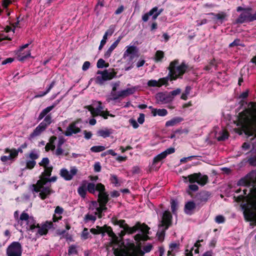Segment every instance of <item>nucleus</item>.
<instances>
[{"mask_svg": "<svg viewBox=\"0 0 256 256\" xmlns=\"http://www.w3.org/2000/svg\"><path fill=\"white\" fill-rule=\"evenodd\" d=\"M22 253L21 245L18 242H14L11 244L6 250L8 256H21Z\"/></svg>", "mask_w": 256, "mask_h": 256, "instance_id": "14", "label": "nucleus"}, {"mask_svg": "<svg viewBox=\"0 0 256 256\" xmlns=\"http://www.w3.org/2000/svg\"><path fill=\"white\" fill-rule=\"evenodd\" d=\"M64 143V140L62 138H59L58 139L56 136H52L49 140V142L46 144L45 146L46 151L50 150H54L56 148V149L54 154L56 156H60L63 154V150L61 148L62 145Z\"/></svg>", "mask_w": 256, "mask_h": 256, "instance_id": "7", "label": "nucleus"}, {"mask_svg": "<svg viewBox=\"0 0 256 256\" xmlns=\"http://www.w3.org/2000/svg\"><path fill=\"white\" fill-rule=\"evenodd\" d=\"M6 152L8 153V155L2 156L1 157L0 160L3 162H6L8 160H12L18 155V151L14 149H6Z\"/></svg>", "mask_w": 256, "mask_h": 256, "instance_id": "23", "label": "nucleus"}, {"mask_svg": "<svg viewBox=\"0 0 256 256\" xmlns=\"http://www.w3.org/2000/svg\"><path fill=\"white\" fill-rule=\"evenodd\" d=\"M122 37L119 36L118 40L115 41L110 46L109 48H110L111 50H114L118 46V44H119L120 42L122 40Z\"/></svg>", "mask_w": 256, "mask_h": 256, "instance_id": "52", "label": "nucleus"}, {"mask_svg": "<svg viewBox=\"0 0 256 256\" xmlns=\"http://www.w3.org/2000/svg\"><path fill=\"white\" fill-rule=\"evenodd\" d=\"M184 182H187V178H188V182L190 183L197 182L201 186L205 185L208 180V178L206 175H202L200 174H194L189 175L188 177L183 176Z\"/></svg>", "mask_w": 256, "mask_h": 256, "instance_id": "13", "label": "nucleus"}, {"mask_svg": "<svg viewBox=\"0 0 256 256\" xmlns=\"http://www.w3.org/2000/svg\"><path fill=\"white\" fill-rule=\"evenodd\" d=\"M62 218V216L60 214H54L53 216L52 220L54 222H58L59 220H60Z\"/></svg>", "mask_w": 256, "mask_h": 256, "instance_id": "58", "label": "nucleus"}, {"mask_svg": "<svg viewBox=\"0 0 256 256\" xmlns=\"http://www.w3.org/2000/svg\"><path fill=\"white\" fill-rule=\"evenodd\" d=\"M76 122H74L70 124L67 128L65 132L66 136H70L74 134H76L80 131L79 127L76 126Z\"/></svg>", "mask_w": 256, "mask_h": 256, "instance_id": "26", "label": "nucleus"}, {"mask_svg": "<svg viewBox=\"0 0 256 256\" xmlns=\"http://www.w3.org/2000/svg\"><path fill=\"white\" fill-rule=\"evenodd\" d=\"M138 121L140 124H142L144 121V115L142 114H140Z\"/></svg>", "mask_w": 256, "mask_h": 256, "instance_id": "60", "label": "nucleus"}, {"mask_svg": "<svg viewBox=\"0 0 256 256\" xmlns=\"http://www.w3.org/2000/svg\"><path fill=\"white\" fill-rule=\"evenodd\" d=\"M180 92L181 90L180 88H177L169 92L168 94L171 96L170 97H172V101L175 96L178 95Z\"/></svg>", "mask_w": 256, "mask_h": 256, "instance_id": "48", "label": "nucleus"}, {"mask_svg": "<svg viewBox=\"0 0 256 256\" xmlns=\"http://www.w3.org/2000/svg\"><path fill=\"white\" fill-rule=\"evenodd\" d=\"M14 34V30L11 27L7 26L5 28L4 32L0 33V42L4 40H10V36H12Z\"/></svg>", "mask_w": 256, "mask_h": 256, "instance_id": "24", "label": "nucleus"}, {"mask_svg": "<svg viewBox=\"0 0 256 256\" xmlns=\"http://www.w3.org/2000/svg\"><path fill=\"white\" fill-rule=\"evenodd\" d=\"M215 222L218 224H222L225 222V218L222 215H218L216 216Z\"/></svg>", "mask_w": 256, "mask_h": 256, "instance_id": "49", "label": "nucleus"}, {"mask_svg": "<svg viewBox=\"0 0 256 256\" xmlns=\"http://www.w3.org/2000/svg\"><path fill=\"white\" fill-rule=\"evenodd\" d=\"M187 66L184 63H180L178 60L172 62L169 66V76L171 80H176L186 72Z\"/></svg>", "mask_w": 256, "mask_h": 256, "instance_id": "6", "label": "nucleus"}, {"mask_svg": "<svg viewBox=\"0 0 256 256\" xmlns=\"http://www.w3.org/2000/svg\"><path fill=\"white\" fill-rule=\"evenodd\" d=\"M104 228V232H106L110 238V242L113 244V250L114 248H118L124 242L120 243V240L112 232V229L110 227L106 226H103Z\"/></svg>", "mask_w": 256, "mask_h": 256, "instance_id": "16", "label": "nucleus"}, {"mask_svg": "<svg viewBox=\"0 0 256 256\" xmlns=\"http://www.w3.org/2000/svg\"><path fill=\"white\" fill-rule=\"evenodd\" d=\"M110 180L111 182L115 186H119L120 185V181L116 176H111Z\"/></svg>", "mask_w": 256, "mask_h": 256, "instance_id": "47", "label": "nucleus"}, {"mask_svg": "<svg viewBox=\"0 0 256 256\" xmlns=\"http://www.w3.org/2000/svg\"><path fill=\"white\" fill-rule=\"evenodd\" d=\"M36 165V162L33 160H30L26 162V168L29 169L32 168Z\"/></svg>", "mask_w": 256, "mask_h": 256, "instance_id": "53", "label": "nucleus"}, {"mask_svg": "<svg viewBox=\"0 0 256 256\" xmlns=\"http://www.w3.org/2000/svg\"><path fill=\"white\" fill-rule=\"evenodd\" d=\"M94 170L95 172H99L101 170V166L99 162H96L94 165Z\"/></svg>", "mask_w": 256, "mask_h": 256, "instance_id": "61", "label": "nucleus"}, {"mask_svg": "<svg viewBox=\"0 0 256 256\" xmlns=\"http://www.w3.org/2000/svg\"><path fill=\"white\" fill-rule=\"evenodd\" d=\"M44 177L46 178V182H48V184H50V186H49V188H50V190H51L50 193L48 194V195H50L51 193H52V190H51V188H50V186H51V185H50V182H55V181L56 180V177H52V178H50H50H48V177H49V176H44Z\"/></svg>", "mask_w": 256, "mask_h": 256, "instance_id": "55", "label": "nucleus"}, {"mask_svg": "<svg viewBox=\"0 0 256 256\" xmlns=\"http://www.w3.org/2000/svg\"><path fill=\"white\" fill-rule=\"evenodd\" d=\"M90 232L93 234H103L104 232V228L97 226L96 228H91Z\"/></svg>", "mask_w": 256, "mask_h": 256, "instance_id": "39", "label": "nucleus"}, {"mask_svg": "<svg viewBox=\"0 0 256 256\" xmlns=\"http://www.w3.org/2000/svg\"><path fill=\"white\" fill-rule=\"evenodd\" d=\"M162 12V9L158 10L157 7L153 8L148 12L142 16V20L144 22H147L150 16H152L153 20H155Z\"/></svg>", "mask_w": 256, "mask_h": 256, "instance_id": "18", "label": "nucleus"}, {"mask_svg": "<svg viewBox=\"0 0 256 256\" xmlns=\"http://www.w3.org/2000/svg\"><path fill=\"white\" fill-rule=\"evenodd\" d=\"M40 165L44 168V172L40 176V179L38 181L36 184L34 185V190L36 192H40V196L42 199L46 198L50 193L51 190L49 188V184L46 182V178L45 176H50L52 170V166L49 164V160L46 158H44Z\"/></svg>", "mask_w": 256, "mask_h": 256, "instance_id": "4", "label": "nucleus"}, {"mask_svg": "<svg viewBox=\"0 0 256 256\" xmlns=\"http://www.w3.org/2000/svg\"><path fill=\"white\" fill-rule=\"evenodd\" d=\"M106 81L105 80L103 72L102 71H98L97 72V76L96 78V82L98 84H102Z\"/></svg>", "mask_w": 256, "mask_h": 256, "instance_id": "36", "label": "nucleus"}, {"mask_svg": "<svg viewBox=\"0 0 256 256\" xmlns=\"http://www.w3.org/2000/svg\"><path fill=\"white\" fill-rule=\"evenodd\" d=\"M136 88L134 86L122 90L118 93V97H126L130 94H133L136 92Z\"/></svg>", "mask_w": 256, "mask_h": 256, "instance_id": "27", "label": "nucleus"}, {"mask_svg": "<svg viewBox=\"0 0 256 256\" xmlns=\"http://www.w3.org/2000/svg\"><path fill=\"white\" fill-rule=\"evenodd\" d=\"M38 154L35 152H32L30 154V158L31 160H34L38 158Z\"/></svg>", "mask_w": 256, "mask_h": 256, "instance_id": "63", "label": "nucleus"}, {"mask_svg": "<svg viewBox=\"0 0 256 256\" xmlns=\"http://www.w3.org/2000/svg\"><path fill=\"white\" fill-rule=\"evenodd\" d=\"M86 182H84L82 184V186H80L78 190V194L82 196L84 198L86 196Z\"/></svg>", "mask_w": 256, "mask_h": 256, "instance_id": "34", "label": "nucleus"}, {"mask_svg": "<svg viewBox=\"0 0 256 256\" xmlns=\"http://www.w3.org/2000/svg\"><path fill=\"white\" fill-rule=\"evenodd\" d=\"M228 133L225 130H223L222 132L221 136L218 138V140H224L228 138Z\"/></svg>", "mask_w": 256, "mask_h": 256, "instance_id": "46", "label": "nucleus"}, {"mask_svg": "<svg viewBox=\"0 0 256 256\" xmlns=\"http://www.w3.org/2000/svg\"><path fill=\"white\" fill-rule=\"evenodd\" d=\"M89 212L86 216V220L94 221L96 216L99 218L102 217V210L100 209V204L96 201L92 202L89 204Z\"/></svg>", "mask_w": 256, "mask_h": 256, "instance_id": "10", "label": "nucleus"}, {"mask_svg": "<svg viewBox=\"0 0 256 256\" xmlns=\"http://www.w3.org/2000/svg\"><path fill=\"white\" fill-rule=\"evenodd\" d=\"M170 204H171L172 210V212L174 213L176 211V210H177V206H178L177 203L176 202L175 200H172L171 202H170Z\"/></svg>", "mask_w": 256, "mask_h": 256, "instance_id": "54", "label": "nucleus"}, {"mask_svg": "<svg viewBox=\"0 0 256 256\" xmlns=\"http://www.w3.org/2000/svg\"><path fill=\"white\" fill-rule=\"evenodd\" d=\"M182 120V119L180 117H176L171 119L170 120H168L166 123V126L167 127L168 126H176Z\"/></svg>", "mask_w": 256, "mask_h": 256, "instance_id": "30", "label": "nucleus"}, {"mask_svg": "<svg viewBox=\"0 0 256 256\" xmlns=\"http://www.w3.org/2000/svg\"><path fill=\"white\" fill-rule=\"evenodd\" d=\"M54 82H52L50 84V85L48 88L46 89V92H40L39 94L36 95L34 96V98H40V97H42V96L46 95L48 93L50 92V90L54 87Z\"/></svg>", "mask_w": 256, "mask_h": 256, "instance_id": "38", "label": "nucleus"}, {"mask_svg": "<svg viewBox=\"0 0 256 256\" xmlns=\"http://www.w3.org/2000/svg\"><path fill=\"white\" fill-rule=\"evenodd\" d=\"M90 233L88 232V230L86 228H84L82 234V238L84 240H86L89 238Z\"/></svg>", "mask_w": 256, "mask_h": 256, "instance_id": "51", "label": "nucleus"}, {"mask_svg": "<svg viewBox=\"0 0 256 256\" xmlns=\"http://www.w3.org/2000/svg\"><path fill=\"white\" fill-rule=\"evenodd\" d=\"M164 56V53L162 51L158 50L155 54L154 60L156 62H159L162 60V59Z\"/></svg>", "mask_w": 256, "mask_h": 256, "instance_id": "42", "label": "nucleus"}, {"mask_svg": "<svg viewBox=\"0 0 256 256\" xmlns=\"http://www.w3.org/2000/svg\"><path fill=\"white\" fill-rule=\"evenodd\" d=\"M78 169L75 166L70 168V170L66 168H62L60 170V176L66 180H70L77 174Z\"/></svg>", "mask_w": 256, "mask_h": 256, "instance_id": "17", "label": "nucleus"}, {"mask_svg": "<svg viewBox=\"0 0 256 256\" xmlns=\"http://www.w3.org/2000/svg\"><path fill=\"white\" fill-rule=\"evenodd\" d=\"M126 48L123 54V58L128 63H132L134 56L138 53V49L136 46H128Z\"/></svg>", "mask_w": 256, "mask_h": 256, "instance_id": "15", "label": "nucleus"}, {"mask_svg": "<svg viewBox=\"0 0 256 256\" xmlns=\"http://www.w3.org/2000/svg\"><path fill=\"white\" fill-rule=\"evenodd\" d=\"M18 223L27 230H30L32 232H36V234L40 236L46 235L49 229L52 227V222H46L40 226L36 224L34 218L30 216L26 212H24L20 214L18 220Z\"/></svg>", "mask_w": 256, "mask_h": 256, "instance_id": "3", "label": "nucleus"}, {"mask_svg": "<svg viewBox=\"0 0 256 256\" xmlns=\"http://www.w3.org/2000/svg\"><path fill=\"white\" fill-rule=\"evenodd\" d=\"M77 253V250L76 247L74 246H71L69 247V249L68 250V254L69 256L74 254Z\"/></svg>", "mask_w": 256, "mask_h": 256, "instance_id": "50", "label": "nucleus"}, {"mask_svg": "<svg viewBox=\"0 0 256 256\" xmlns=\"http://www.w3.org/2000/svg\"><path fill=\"white\" fill-rule=\"evenodd\" d=\"M108 64H106L105 61L102 59H100L97 62V67L98 68H107L108 66Z\"/></svg>", "mask_w": 256, "mask_h": 256, "instance_id": "44", "label": "nucleus"}, {"mask_svg": "<svg viewBox=\"0 0 256 256\" xmlns=\"http://www.w3.org/2000/svg\"><path fill=\"white\" fill-rule=\"evenodd\" d=\"M139 242H138L136 244L132 240H129L124 242L118 248H114L115 256H143L145 253L148 252L152 250V244H148L144 247L142 250Z\"/></svg>", "mask_w": 256, "mask_h": 256, "instance_id": "2", "label": "nucleus"}, {"mask_svg": "<svg viewBox=\"0 0 256 256\" xmlns=\"http://www.w3.org/2000/svg\"><path fill=\"white\" fill-rule=\"evenodd\" d=\"M112 132L110 129L104 128L100 130L98 132V134L99 136L103 137L104 138L108 137L112 134Z\"/></svg>", "mask_w": 256, "mask_h": 256, "instance_id": "32", "label": "nucleus"}, {"mask_svg": "<svg viewBox=\"0 0 256 256\" xmlns=\"http://www.w3.org/2000/svg\"><path fill=\"white\" fill-rule=\"evenodd\" d=\"M180 248V243L178 242H172L170 244V249L168 251V256H173L174 254Z\"/></svg>", "mask_w": 256, "mask_h": 256, "instance_id": "28", "label": "nucleus"}, {"mask_svg": "<svg viewBox=\"0 0 256 256\" xmlns=\"http://www.w3.org/2000/svg\"><path fill=\"white\" fill-rule=\"evenodd\" d=\"M54 107V106H50L47 107L46 108H44L42 111L40 112L38 116V119L40 120L42 119L44 116L50 111H51Z\"/></svg>", "mask_w": 256, "mask_h": 256, "instance_id": "37", "label": "nucleus"}, {"mask_svg": "<svg viewBox=\"0 0 256 256\" xmlns=\"http://www.w3.org/2000/svg\"><path fill=\"white\" fill-rule=\"evenodd\" d=\"M112 51L113 50H111L110 48H108V49L107 50V51L104 54V58H109L110 56Z\"/></svg>", "mask_w": 256, "mask_h": 256, "instance_id": "64", "label": "nucleus"}, {"mask_svg": "<svg viewBox=\"0 0 256 256\" xmlns=\"http://www.w3.org/2000/svg\"><path fill=\"white\" fill-rule=\"evenodd\" d=\"M216 18L220 21L222 23L224 20H226V14L224 12H221L218 14H214Z\"/></svg>", "mask_w": 256, "mask_h": 256, "instance_id": "40", "label": "nucleus"}, {"mask_svg": "<svg viewBox=\"0 0 256 256\" xmlns=\"http://www.w3.org/2000/svg\"><path fill=\"white\" fill-rule=\"evenodd\" d=\"M44 126V124H40L35 128L33 132L31 134L30 137L34 138L41 134L46 128Z\"/></svg>", "mask_w": 256, "mask_h": 256, "instance_id": "29", "label": "nucleus"}, {"mask_svg": "<svg viewBox=\"0 0 256 256\" xmlns=\"http://www.w3.org/2000/svg\"><path fill=\"white\" fill-rule=\"evenodd\" d=\"M174 152V148H168L165 151L162 152L160 154L156 156L153 160V165L157 164L162 160L164 159L168 154H172Z\"/></svg>", "mask_w": 256, "mask_h": 256, "instance_id": "21", "label": "nucleus"}, {"mask_svg": "<svg viewBox=\"0 0 256 256\" xmlns=\"http://www.w3.org/2000/svg\"><path fill=\"white\" fill-rule=\"evenodd\" d=\"M106 149V148L102 146H92L90 148L91 151L94 152H100Z\"/></svg>", "mask_w": 256, "mask_h": 256, "instance_id": "41", "label": "nucleus"}, {"mask_svg": "<svg viewBox=\"0 0 256 256\" xmlns=\"http://www.w3.org/2000/svg\"><path fill=\"white\" fill-rule=\"evenodd\" d=\"M196 207L195 204L192 202H189L186 204L185 212L186 214H190Z\"/></svg>", "mask_w": 256, "mask_h": 256, "instance_id": "35", "label": "nucleus"}, {"mask_svg": "<svg viewBox=\"0 0 256 256\" xmlns=\"http://www.w3.org/2000/svg\"><path fill=\"white\" fill-rule=\"evenodd\" d=\"M106 154H111L113 156H115L116 155V154L112 150H107L106 152L103 153L102 156H106Z\"/></svg>", "mask_w": 256, "mask_h": 256, "instance_id": "59", "label": "nucleus"}, {"mask_svg": "<svg viewBox=\"0 0 256 256\" xmlns=\"http://www.w3.org/2000/svg\"><path fill=\"white\" fill-rule=\"evenodd\" d=\"M130 122L132 126L134 128H138V124L134 120L130 119Z\"/></svg>", "mask_w": 256, "mask_h": 256, "instance_id": "62", "label": "nucleus"}, {"mask_svg": "<svg viewBox=\"0 0 256 256\" xmlns=\"http://www.w3.org/2000/svg\"><path fill=\"white\" fill-rule=\"evenodd\" d=\"M52 122V118L50 116H47L44 119V120L40 124H44L46 128H47Z\"/></svg>", "mask_w": 256, "mask_h": 256, "instance_id": "43", "label": "nucleus"}, {"mask_svg": "<svg viewBox=\"0 0 256 256\" xmlns=\"http://www.w3.org/2000/svg\"><path fill=\"white\" fill-rule=\"evenodd\" d=\"M238 184L243 186H252L250 191L252 190H256V172L252 171L248 174L244 178L238 182Z\"/></svg>", "mask_w": 256, "mask_h": 256, "instance_id": "11", "label": "nucleus"}, {"mask_svg": "<svg viewBox=\"0 0 256 256\" xmlns=\"http://www.w3.org/2000/svg\"><path fill=\"white\" fill-rule=\"evenodd\" d=\"M63 212V209L62 208H60L59 206H58L56 207L55 210H54V214H62Z\"/></svg>", "mask_w": 256, "mask_h": 256, "instance_id": "56", "label": "nucleus"}, {"mask_svg": "<svg viewBox=\"0 0 256 256\" xmlns=\"http://www.w3.org/2000/svg\"><path fill=\"white\" fill-rule=\"evenodd\" d=\"M251 8H248L244 9L243 12L237 19V22L242 23L247 21H252V14H251Z\"/></svg>", "mask_w": 256, "mask_h": 256, "instance_id": "19", "label": "nucleus"}, {"mask_svg": "<svg viewBox=\"0 0 256 256\" xmlns=\"http://www.w3.org/2000/svg\"><path fill=\"white\" fill-rule=\"evenodd\" d=\"M90 66V62H89L86 61L84 63V64L82 65V69L83 70L86 71L89 68Z\"/></svg>", "mask_w": 256, "mask_h": 256, "instance_id": "57", "label": "nucleus"}, {"mask_svg": "<svg viewBox=\"0 0 256 256\" xmlns=\"http://www.w3.org/2000/svg\"><path fill=\"white\" fill-rule=\"evenodd\" d=\"M168 80V78H164L159 79L158 80H150L148 82V85L149 86H158L160 87L162 85L167 83Z\"/></svg>", "mask_w": 256, "mask_h": 256, "instance_id": "25", "label": "nucleus"}, {"mask_svg": "<svg viewBox=\"0 0 256 256\" xmlns=\"http://www.w3.org/2000/svg\"><path fill=\"white\" fill-rule=\"evenodd\" d=\"M115 224H118L124 229L120 232V236L122 238L126 233L132 234L136 232L137 230H140L142 232V234H137L134 236V240L137 241L140 240H146L148 238L147 234H148V230L150 228L145 224H137L133 227H129L128 225L125 223L124 220H115L114 222Z\"/></svg>", "mask_w": 256, "mask_h": 256, "instance_id": "5", "label": "nucleus"}, {"mask_svg": "<svg viewBox=\"0 0 256 256\" xmlns=\"http://www.w3.org/2000/svg\"><path fill=\"white\" fill-rule=\"evenodd\" d=\"M172 216L170 213L166 211L164 214L160 224H159L157 235L160 239L162 238L165 230L168 229L171 223Z\"/></svg>", "mask_w": 256, "mask_h": 256, "instance_id": "9", "label": "nucleus"}, {"mask_svg": "<svg viewBox=\"0 0 256 256\" xmlns=\"http://www.w3.org/2000/svg\"><path fill=\"white\" fill-rule=\"evenodd\" d=\"M29 44H25L20 47V49L17 52L18 59L20 61H23L25 59L30 56V50H28L24 52H22L24 49L26 48L28 46Z\"/></svg>", "mask_w": 256, "mask_h": 256, "instance_id": "22", "label": "nucleus"}, {"mask_svg": "<svg viewBox=\"0 0 256 256\" xmlns=\"http://www.w3.org/2000/svg\"><path fill=\"white\" fill-rule=\"evenodd\" d=\"M86 188L90 193H94L96 190V186L92 183L86 184Z\"/></svg>", "mask_w": 256, "mask_h": 256, "instance_id": "45", "label": "nucleus"}, {"mask_svg": "<svg viewBox=\"0 0 256 256\" xmlns=\"http://www.w3.org/2000/svg\"><path fill=\"white\" fill-rule=\"evenodd\" d=\"M102 72L106 81L112 80L116 74V72H115L113 70L110 72H109L108 70H105Z\"/></svg>", "mask_w": 256, "mask_h": 256, "instance_id": "33", "label": "nucleus"}, {"mask_svg": "<svg viewBox=\"0 0 256 256\" xmlns=\"http://www.w3.org/2000/svg\"><path fill=\"white\" fill-rule=\"evenodd\" d=\"M86 108L93 116H100L105 119L108 118V116H114V115L110 114L108 112L104 110V108L102 106V103L100 102H96L92 105L88 106Z\"/></svg>", "mask_w": 256, "mask_h": 256, "instance_id": "8", "label": "nucleus"}, {"mask_svg": "<svg viewBox=\"0 0 256 256\" xmlns=\"http://www.w3.org/2000/svg\"><path fill=\"white\" fill-rule=\"evenodd\" d=\"M168 92H160L156 94V99L158 103L167 104L172 102V97Z\"/></svg>", "mask_w": 256, "mask_h": 256, "instance_id": "20", "label": "nucleus"}, {"mask_svg": "<svg viewBox=\"0 0 256 256\" xmlns=\"http://www.w3.org/2000/svg\"><path fill=\"white\" fill-rule=\"evenodd\" d=\"M152 113L153 116H156V115H158L160 116H164L167 115L168 111L162 108V109H156V108H152Z\"/></svg>", "mask_w": 256, "mask_h": 256, "instance_id": "31", "label": "nucleus"}, {"mask_svg": "<svg viewBox=\"0 0 256 256\" xmlns=\"http://www.w3.org/2000/svg\"><path fill=\"white\" fill-rule=\"evenodd\" d=\"M96 190L98 193V202H96L102 210H106V204L108 201V195L104 192V186L100 183L96 184Z\"/></svg>", "mask_w": 256, "mask_h": 256, "instance_id": "12", "label": "nucleus"}, {"mask_svg": "<svg viewBox=\"0 0 256 256\" xmlns=\"http://www.w3.org/2000/svg\"><path fill=\"white\" fill-rule=\"evenodd\" d=\"M242 130H236V132L241 134L244 132L248 136L256 137V103L250 102L246 109L240 114L236 124Z\"/></svg>", "mask_w": 256, "mask_h": 256, "instance_id": "1", "label": "nucleus"}]
</instances>
